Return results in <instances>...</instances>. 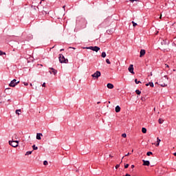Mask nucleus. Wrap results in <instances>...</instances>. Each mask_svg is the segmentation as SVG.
Masks as SVG:
<instances>
[{
    "label": "nucleus",
    "instance_id": "f257e3e1",
    "mask_svg": "<svg viewBox=\"0 0 176 176\" xmlns=\"http://www.w3.org/2000/svg\"><path fill=\"white\" fill-rule=\"evenodd\" d=\"M58 58L59 63H60V64H68V59L65 58L64 55L60 54Z\"/></svg>",
    "mask_w": 176,
    "mask_h": 176
},
{
    "label": "nucleus",
    "instance_id": "f03ea898",
    "mask_svg": "<svg viewBox=\"0 0 176 176\" xmlns=\"http://www.w3.org/2000/svg\"><path fill=\"white\" fill-rule=\"evenodd\" d=\"M9 145L12 146L13 148H17L19 146V141L18 140H10Z\"/></svg>",
    "mask_w": 176,
    "mask_h": 176
},
{
    "label": "nucleus",
    "instance_id": "7ed1b4c3",
    "mask_svg": "<svg viewBox=\"0 0 176 176\" xmlns=\"http://www.w3.org/2000/svg\"><path fill=\"white\" fill-rule=\"evenodd\" d=\"M20 81H17L16 79H13L11 80L10 83L9 84L10 87H16V85H19Z\"/></svg>",
    "mask_w": 176,
    "mask_h": 176
},
{
    "label": "nucleus",
    "instance_id": "20e7f679",
    "mask_svg": "<svg viewBox=\"0 0 176 176\" xmlns=\"http://www.w3.org/2000/svg\"><path fill=\"white\" fill-rule=\"evenodd\" d=\"M87 49H89L90 50H93V52H96V53L100 50V47H97V46H91V47H87Z\"/></svg>",
    "mask_w": 176,
    "mask_h": 176
},
{
    "label": "nucleus",
    "instance_id": "39448f33",
    "mask_svg": "<svg viewBox=\"0 0 176 176\" xmlns=\"http://www.w3.org/2000/svg\"><path fill=\"white\" fill-rule=\"evenodd\" d=\"M92 78H96L98 79L101 76V72L100 71H96L94 74L91 75Z\"/></svg>",
    "mask_w": 176,
    "mask_h": 176
},
{
    "label": "nucleus",
    "instance_id": "423d86ee",
    "mask_svg": "<svg viewBox=\"0 0 176 176\" xmlns=\"http://www.w3.org/2000/svg\"><path fill=\"white\" fill-rule=\"evenodd\" d=\"M164 80V78H162L159 81V85L161 86V87H166L167 86V84L166 82H163Z\"/></svg>",
    "mask_w": 176,
    "mask_h": 176
},
{
    "label": "nucleus",
    "instance_id": "0eeeda50",
    "mask_svg": "<svg viewBox=\"0 0 176 176\" xmlns=\"http://www.w3.org/2000/svg\"><path fill=\"white\" fill-rule=\"evenodd\" d=\"M128 71H129L131 74H132L133 75H134V74H135V73L134 72V65H130L129 67V68H128Z\"/></svg>",
    "mask_w": 176,
    "mask_h": 176
},
{
    "label": "nucleus",
    "instance_id": "6e6552de",
    "mask_svg": "<svg viewBox=\"0 0 176 176\" xmlns=\"http://www.w3.org/2000/svg\"><path fill=\"white\" fill-rule=\"evenodd\" d=\"M170 43V41L165 39V40H162L161 41V45H162V46H166V45H168Z\"/></svg>",
    "mask_w": 176,
    "mask_h": 176
},
{
    "label": "nucleus",
    "instance_id": "1a4fd4ad",
    "mask_svg": "<svg viewBox=\"0 0 176 176\" xmlns=\"http://www.w3.org/2000/svg\"><path fill=\"white\" fill-rule=\"evenodd\" d=\"M50 69H51L52 72H50V74H54V75H56L57 74V70L55 69L53 67H50Z\"/></svg>",
    "mask_w": 176,
    "mask_h": 176
},
{
    "label": "nucleus",
    "instance_id": "9d476101",
    "mask_svg": "<svg viewBox=\"0 0 176 176\" xmlns=\"http://www.w3.org/2000/svg\"><path fill=\"white\" fill-rule=\"evenodd\" d=\"M143 162V166H149L151 164V162L148 160H142Z\"/></svg>",
    "mask_w": 176,
    "mask_h": 176
},
{
    "label": "nucleus",
    "instance_id": "9b49d317",
    "mask_svg": "<svg viewBox=\"0 0 176 176\" xmlns=\"http://www.w3.org/2000/svg\"><path fill=\"white\" fill-rule=\"evenodd\" d=\"M114 31H115V29L111 28V29L107 30V32L109 34V35H111V34H113Z\"/></svg>",
    "mask_w": 176,
    "mask_h": 176
},
{
    "label": "nucleus",
    "instance_id": "f8f14e48",
    "mask_svg": "<svg viewBox=\"0 0 176 176\" xmlns=\"http://www.w3.org/2000/svg\"><path fill=\"white\" fill-rule=\"evenodd\" d=\"M145 53H146L145 50H141L140 57H144V56H145Z\"/></svg>",
    "mask_w": 176,
    "mask_h": 176
},
{
    "label": "nucleus",
    "instance_id": "ddd939ff",
    "mask_svg": "<svg viewBox=\"0 0 176 176\" xmlns=\"http://www.w3.org/2000/svg\"><path fill=\"white\" fill-rule=\"evenodd\" d=\"M43 135L42 133H37L36 134V140H42V137Z\"/></svg>",
    "mask_w": 176,
    "mask_h": 176
},
{
    "label": "nucleus",
    "instance_id": "4468645a",
    "mask_svg": "<svg viewBox=\"0 0 176 176\" xmlns=\"http://www.w3.org/2000/svg\"><path fill=\"white\" fill-rule=\"evenodd\" d=\"M116 112L117 113H119V112H120V106L117 105V106L116 107Z\"/></svg>",
    "mask_w": 176,
    "mask_h": 176
},
{
    "label": "nucleus",
    "instance_id": "2eb2a0df",
    "mask_svg": "<svg viewBox=\"0 0 176 176\" xmlns=\"http://www.w3.org/2000/svg\"><path fill=\"white\" fill-rule=\"evenodd\" d=\"M107 86L108 89H113V84L112 83H108Z\"/></svg>",
    "mask_w": 176,
    "mask_h": 176
},
{
    "label": "nucleus",
    "instance_id": "dca6fc26",
    "mask_svg": "<svg viewBox=\"0 0 176 176\" xmlns=\"http://www.w3.org/2000/svg\"><path fill=\"white\" fill-rule=\"evenodd\" d=\"M161 141L162 140L159 138H157V144H155V146H159V145H160Z\"/></svg>",
    "mask_w": 176,
    "mask_h": 176
},
{
    "label": "nucleus",
    "instance_id": "f3484780",
    "mask_svg": "<svg viewBox=\"0 0 176 176\" xmlns=\"http://www.w3.org/2000/svg\"><path fill=\"white\" fill-rule=\"evenodd\" d=\"M162 78H164V80H162V82H165L166 83V82H167V80H168V77H167V76H164V77H162Z\"/></svg>",
    "mask_w": 176,
    "mask_h": 176
},
{
    "label": "nucleus",
    "instance_id": "a211bd4d",
    "mask_svg": "<svg viewBox=\"0 0 176 176\" xmlns=\"http://www.w3.org/2000/svg\"><path fill=\"white\" fill-rule=\"evenodd\" d=\"M15 113L16 115H21V109H16V111H15Z\"/></svg>",
    "mask_w": 176,
    "mask_h": 176
},
{
    "label": "nucleus",
    "instance_id": "6ab92c4d",
    "mask_svg": "<svg viewBox=\"0 0 176 176\" xmlns=\"http://www.w3.org/2000/svg\"><path fill=\"white\" fill-rule=\"evenodd\" d=\"M101 56L102 58H105L107 57V53H105V52H102Z\"/></svg>",
    "mask_w": 176,
    "mask_h": 176
},
{
    "label": "nucleus",
    "instance_id": "aec40b11",
    "mask_svg": "<svg viewBox=\"0 0 176 176\" xmlns=\"http://www.w3.org/2000/svg\"><path fill=\"white\" fill-rule=\"evenodd\" d=\"M142 132L143 133V134H146V128H142Z\"/></svg>",
    "mask_w": 176,
    "mask_h": 176
},
{
    "label": "nucleus",
    "instance_id": "412c9836",
    "mask_svg": "<svg viewBox=\"0 0 176 176\" xmlns=\"http://www.w3.org/2000/svg\"><path fill=\"white\" fill-rule=\"evenodd\" d=\"M32 148H33V151H38V146H35V144L32 146Z\"/></svg>",
    "mask_w": 176,
    "mask_h": 176
},
{
    "label": "nucleus",
    "instance_id": "4be33fe9",
    "mask_svg": "<svg viewBox=\"0 0 176 176\" xmlns=\"http://www.w3.org/2000/svg\"><path fill=\"white\" fill-rule=\"evenodd\" d=\"M148 85H149V86H151V87H155V85L152 82H149Z\"/></svg>",
    "mask_w": 176,
    "mask_h": 176
},
{
    "label": "nucleus",
    "instance_id": "5701e85b",
    "mask_svg": "<svg viewBox=\"0 0 176 176\" xmlns=\"http://www.w3.org/2000/svg\"><path fill=\"white\" fill-rule=\"evenodd\" d=\"M135 93H136V94H138V96H140V94H141V91H140V89H136V90H135Z\"/></svg>",
    "mask_w": 176,
    "mask_h": 176
},
{
    "label": "nucleus",
    "instance_id": "b1692460",
    "mask_svg": "<svg viewBox=\"0 0 176 176\" xmlns=\"http://www.w3.org/2000/svg\"><path fill=\"white\" fill-rule=\"evenodd\" d=\"M158 122H159L160 124H162L163 123V122H164V120H163V119H162V118H160L158 120Z\"/></svg>",
    "mask_w": 176,
    "mask_h": 176
},
{
    "label": "nucleus",
    "instance_id": "393cba45",
    "mask_svg": "<svg viewBox=\"0 0 176 176\" xmlns=\"http://www.w3.org/2000/svg\"><path fill=\"white\" fill-rule=\"evenodd\" d=\"M151 155H153V153H152V151H148L146 153L147 156H151Z\"/></svg>",
    "mask_w": 176,
    "mask_h": 176
},
{
    "label": "nucleus",
    "instance_id": "a878e982",
    "mask_svg": "<svg viewBox=\"0 0 176 176\" xmlns=\"http://www.w3.org/2000/svg\"><path fill=\"white\" fill-rule=\"evenodd\" d=\"M32 153V151H27L25 155V156H28V155H31Z\"/></svg>",
    "mask_w": 176,
    "mask_h": 176
},
{
    "label": "nucleus",
    "instance_id": "bb28decb",
    "mask_svg": "<svg viewBox=\"0 0 176 176\" xmlns=\"http://www.w3.org/2000/svg\"><path fill=\"white\" fill-rule=\"evenodd\" d=\"M32 8L34 9V10H36V6L34 5V3H32Z\"/></svg>",
    "mask_w": 176,
    "mask_h": 176
},
{
    "label": "nucleus",
    "instance_id": "cd10ccee",
    "mask_svg": "<svg viewBox=\"0 0 176 176\" xmlns=\"http://www.w3.org/2000/svg\"><path fill=\"white\" fill-rule=\"evenodd\" d=\"M80 21H81L82 23H84L85 25H86V20H85V19L82 18V19H80Z\"/></svg>",
    "mask_w": 176,
    "mask_h": 176
},
{
    "label": "nucleus",
    "instance_id": "c85d7f7f",
    "mask_svg": "<svg viewBox=\"0 0 176 176\" xmlns=\"http://www.w3.org/2000/svg\"><path fill=\"white\" fill-rule=\"evenodd\" d=\"M135 82L136 83V85H138L139 83H141V81H138V80L136 78L135 79Z\"/></svg>",
    "mask_w": 176,
    "mask_h": 176
},
{
    "label": "nucleus",
    "instance_id": "c756f323",
    "mask_svg": "<svg viewBox=\"0 0 176 176\" xmlns=\"http://www.w3.org/2000/svg\"><path fill=\"white\" fill-rule=\"evenodd\" d=\"M132 24H133V27H137V25H138L137 23L134 22V21H132Z\"/></svg>",
    "mask_w": 176,
    "mask_h": 176
},
{
    "label": "nucleus",
    "instance_id": "7c9ffc66",
    "mask_svg": "<svg viewBox=\"0 0 176 176\" xmlns=\"http://www.w3.org/2000/svg\"><path fill=\"white\" fill-rule=\"evenodd\" d=\"M43 164H44V166H47V164H49V163L47 162V160H45V161L43 162Z\"/></svg>",
    "mask_w": 176,
    "mask_h": 176
},
{
    "label": "nucleus",
    "instance_id": "2f4dec72",
    "mask_svg": "<svg viewBox=\"0 0 176 176\" xmlns=\"http://www.w3.org/2000/svg\"><path fill=\"white\" fill-rule=\"evenodd\" d=\"M122 137H123V138H126V137H127V134H126V133H122Z\"/></svg>",
    "mask_w": 176,
    "mask_h": 176
},
{
    "label": "nucleus",
    "instance_id": "473e14b6",
    "mask_svg": "<svg viewBox=\"0 0 176 176\" xmlns=\"http://www.w3.org/2000/svg\"><path fill=\"white\" fill-rule=\"evenodd\" d=\"M3 54H6V53H5L2 51H0V56H3Z\"/></svg>",
    "mask_w": 176,
    "mask_h": 176
},
{
    "label": "nucleus",
    "instance_id": "72a5a7b5",
    "mask_svg": "<svg viewBox=\"0 0 176 176\" xmlns=\"http://www.w3.org/2000/svg\"><path fill=\"white\" fill-rule=\"evenodd\" d=\"M106 63L107 64H111V61L109 60V59H106Z\"/></svg>",
    "mask_w": 176,
    "mask_h": 176
},
{
    "label": "nucleus",
    "instance_id": "f704fd0d",
    "mask_svg": "<svg viewBox=\"0 0 176 176\" xmlns=\"http://www.w3.org/2000/svg\"><path fill=\"white\" fill-rule=\"evenodd\" d=\"M42 14H47V12L46 11H45V10H43L42 11Z\"/></svg>",
    "mask_w": 176,
    "mask_h": 176
},
{
    "label": "nucleus",
    "instance_id": "c9c22d12",
    "mask_svg": "<svg viewBox=\"0 0 176 176\" xmlns=\"http://www.w3.org/2000/svg\"><path fill=\"white\" fill-rule=\"evenodd\" d=\"M129 164H126L124 165V168H129Z\"/></svg>",
    "mask_w": 176,
    "mask_h": 176
},
{
    "label": "nucleus",
    "instance_id": "e433bc0d",
    "mask_svg": "<svg viewBox=\"0 0 176 176\" xmlns=\"http://www.w3.org/2000/svg\"><path fill=\"white\" fill-rule=\"evenodd\" d=\"M120 164H117L116 166V169H118V168H120Z\"/></svg>",
    "mask_w": 176,
    "mask_h": 176
},
{
    "label": "nucleus",
    "instance_id": "4c0bfd02",
    "mask_svg": "<svg viewBox=\"0 0 176 176\" xmlns=\"http://www.w3.org/2000/svg\"><path fill=\"white\" fill-rule=\"evenodd\" d=\"M42 87H46V83H45V82H43V85H42Z\"/></svg>",
    "mask_w": 176,
    "mask_h": 176
},
{
    "label": "nucleus",
    "instance_id": "58836bf2",
    "mask_svg": "<svg viewBox=\"0 0 176 176\" xmlns=\"http://www.w3.org/2000/svg\"><path fill=\"white\" fill-rule=\"evenodd\" d=\"M23 85H24L25 86H28V82H23Z\"/></svg>",
    "mask_w": 176,
    "mask_h": 176
},
{
    "label": "nucleus",
    "instance_id": "ea45409f",
    "mask_svg": "<svg viewBox=\"0 0 176 176\" xmlns=\"http://www.w3.org/2000/svg\"><path fill=\"white\" fill-rule=\"evenodd\" d=\"M129 155H131V153H128L127 154L125 155V156H129Z\"/></svg>",
    "mask_w": 176,
    "mask_h": 176
},
{
    "label": "nucleus",
    "instance_id": "a19ab883",
    "mask_svg": "<svg viewBox=\"0 0 176 176\" xmlns=\"http://www.w3.org/2000/svg\"><path fill=\"white\" fill-rule=\"evenodd\" d=\"M125 176H131L130 174H129V173H126V175H125Z\"/></svg>",
    "mask_w": 176,
    "mask_h": 176
},
{
    "label": "nucleus",
    "instance_id": "79ce46f5",
    "mask_svg": "<svg viewBox=\"0 0 176 176\" xmlns=\"http://www.w3.org/2000/svg\"><path fill=\"white\" fill-rule=\"evenodd\" d=\"M166 68H169L170 66H168V65L166 64Z\"/></svg>",
    "mask_w": 176,
    "mask_h": 176
},
{
    "label": "nucleus",
    "instance_id": "37998d69",
    "mask_svg": "<svg viewBox=\"0 0 176 176\" xmlns=\"http://www.w3.org/2000/svg\"><path fill=\"white\" fill-rule=\"evenodd\" d=\"M134 167H135V166L131 165V168H134Z\"/></svg>",
    "mask_w": 176,
    "mask_h": 176
},
{
    "label": "nucleus",
    "instance_id": "c03bdc74",
    "mask_svg": "<svg viewBox=\"0 0 176 176\" xmlns=\"http://www.w3.org/2000/svg\"><path fill=\"white\" fill-rule=\"evenodd\" d=\"M135 1H137V0H130L131 2H135Z\"/></svg>",
    "mask_w": 176,
    "mask_h": 176
},
{
    "label": "nucleus",
    "instance_id": "a18cd8bd",
    "mask_svg": "<svg viewBox=\"0 0 176 176\" xmlns=\"http://www.w3.org/2000/svg\"><path fill=\"white\" fill-rule=\"evenodd\" d=\"M60 52H64V49H60Z\"/></svg>",
    "mask_w": 176,
    "mask_h": 176
},
{
    "label": "nucleus",
    "instance_id": "49530a36",
    "mask_svg": "<svg viewBox=\"0 0 176 176\" xmlns=\"http://www.w3.org/2000/svg\"><path fill=\"white\" fill-rule=\"evenodd\" d=\"M146 86H149V82L146 83Z\"/></svg>",
    "mask_w": 176,
    "mask_h": 176
},
{
    "label": "nucleus",
    "instance_id": "de8ad7c7",
    "mask_svg": "<svg viewBox=\"0 0 176 176\" xmlns=\"http://www.w3.org/2000/svg\"><path fill=\"white\" fill-rule=\"evenodd\" d=\"M97 104H101V102H98Z\"/></svg>",
    "mask_w": 176,
    "mask_h": 176
},
{
    "label": "nucleus",
    "instance_id": "09e8293b",
    "mask_svg": "<svg viewBox=\"0 0 176 176\" xmlns=\"http://www.w3.org/2000/svg\"><path fill=\"white\" fill-rule=\"evenodd\" d=\"M173 155H174V156H176V153H174Z\"/></svg>",
    "mask_w": 176,
    "mask_h": 176
},
{
    "label": "nucleus",
    "instance_id": "8fccbe9b",
    "mask_svg": "<svg viewBox=\"0 0 176 176\" xmlns=\"http://www.w3.org/2000/svg\"><path fill=\"white\" fill-rule=\"evenodd\" d=\"M63 9H65V6H63Z\"/></svg>",
    "mask_w": 176,
    "mask_h": 176
},
{
    "label": "nucleus",
    "instance_id": "3c124183",
    "mask_svg": "<svg viewBox=\"0 0 176 176\" xmlns=\"http://www.w3.org/2000/svg\"><path fill=\"white\" fill-rule=\"evenodd\" d=\"M36 8H37V9H39V7H38V6H36Z\"/></svg>",
    "mask_w": 176,
    "mask_h": 176
},
{
    "label": "nucleus",
    "instance_id": "603ef678",
    "mask_svg": "<svg viewBox=\"0 0 176 176\" xmlns=\"http://www.w3.org/2000/svg\"><path fill=\"white\" fill-rule=\"evenodd\" d=\"M30 86H32V83H30Z\"/></svg>",
    "mask_w": 176,
    "mask_h": 176
},
{
    "label": "nucleus",
    "instance_id": "864d4df0",
    "mask_svg": "<svg viewBox=\"0 0 176 176\" xmlns=\"http://www.w3.org/2000/svg\"><path fill=\"white\" fill-rule=\"evenodd\" d=\"M109 157H112V156H111V155H109Z\"/></svg>",
    "mask_w": 176,
    "mask_h": 176
},
{
    "label": "nucleus",
    "instance_id": "5fc2aeb1",
    "mask_svg": "<svg viewBox=\"0 0 176 176\" xmlns=\"http://www.w3.org/2000/svg\"><path fill=\"white\" fill-rule=\"evenodd\" d=\"M39 3H42V1H40Z\"/></svg>",
    "mask_w": 176,
    "mask_h": 176
},
{
    "label": "nucleus",
    "instance_id": "6e6d98bb",
    "mask_svg": "<svg viewBox=\"0 0 176 176\" xmlns=\"http://www.w3.org/2000/svg\"><path fill=\"white\" fill-rule=\"evenodd\" d=\"M151 76H152V72L151 73Z\"/></svg>",
    "mask_w": 176,
    "mask_h": 176
},
{
    "label": "nucleus",
    "instance_id": "4d7b16f0",
    "mask_svg": "<svg viewBox=\"0 0 176 176\" xmlns=\"http://www.w3.org/2000/svg\"><path fill=\"white\" fill-rule=\"evenodd\" d=\"M15 139L17 140V137H15Z\"/></svg>",
    "mask_w": 176,
    "mask_h": 176
},
{
    "label": "nucleus",
    "instance_id": "13d9d810",
    "mask_svg": "<svg viewBox=\"0 0 176 176\" xmlns=\"http://www.w3.org/2000/svg\"><path fill=\"white\" fill-rule=\"evenodd\" d=\"M15 139L17 140V137H15Z\"/></svg>",
    "mask_w": 176,
    "mask_h": 176
},
{
    "label": "nucleus",
    "instance_id": "bf43d9fd",
    "mask_svg": "<svg viewBox=\"0 0 176 176\" xmlns=\"http://www.w3.org/2000/svg\"><path fill=\"white\" fill-rule=\"evenodd\" d=\"M134 152V150H132V153H133Z\"/></svg>",
    "mask_w": 176,
    "mask_h": 176
},
{
    "label": "nucleus",
    "instance_id": "052dcab7",
    "mask_svg": "<svg viewBox=\"0 0 176 176\" xmlns=\"http://www.w3.org/2000/svg\"><path fill=\"white\" fill-rule=\"evenodd\" d=\"M156 108H154V111H155Z\"/></svg>",
    "mask_w": 176,
    "mask_h": 176
},
{
    "label": "nucleus",
    "instance_id": "680f3d73",
    "mask_svg": "<svg viewBox=\"0 0 176 176\" xmlns=\"http://www.w3.org/2000/svg\"><path fill=\"white\" fill-rule=\"evenodd\" d=\"M72 49H75L74 47H72Z\"/></svg>",
    "mask_w": 176,
    "mask_h": 176
},
{
    "label": "nucleus",
    "instance_id": "e2e57ef3",
    "mask_svg": "<svg viewBox=\"0 0 176 176\" xmlns=\"http://www.w3.org/2000/svg\"><path fill=\"white\" fill-rule=\"evenodd\" d=\"M142 100H144V99L142 98Z\"/></svg>",
    "mask_w": 176,
    "mask_h": 176
},
{
    "label": "nucleus",
    "instance_id": "0e129e2a",
    "mask_svg": "<svg viewBox=\"0 0 176 176\" xmlns=\"http://www.w3.org/2000/svg\"><path fill=\"white\" fill-rule=\"evenodd\" d=\"M41 1H45V0H41Z\"/></svg>",
    "mask_w": 176,
    "mask_h": 176
}]
</instances>
